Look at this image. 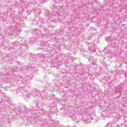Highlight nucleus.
I'll return each instance as SVG.
<instances>
[{
    "instance_id": "f03ea898",
    "label": "nucleus",
    "mask_w": 127,
    "mask_h": 127,
    "mask_svg": "<svg viewBox=\"0 0 127 127\" xmlns=\"http://www.w3.org/2000/svg\"><path fill=\"white\" fill-rule=\"evenodd\" d=\"M94 66H95V68L98 67V65L95 62L92 63V67H94Z\"/></svg>"
},
{
    "instance_id": "f257e3e1",
    "label": "nucleus",
    "mask_w": 127,
    "mask_h": 127,
    "mask_svg": "<svg viewBox=\"0 0 127 127\" xmlns=\"http://www.w3.org/2000/svg\"><path fill=\"white\" fill-rule=\"evenodd\" d=\"M90 50L92 51V52H96V49L95 48L94 46H93V47H91L90 49Z\"/></svg>"
},
{
    "instance_id": "7ed1b4c3",
    "label": "nucleus",
    "mask_w": 127,
    "mask_h": 127,
    "mask_svg": "<svg viewBox=\"0 0 127 127\" xmlns=\"http://www.w3.org/2000/svg\"><path fill=\"white\" fill-rule=\"evenodd\" d=\"M89 61L90 62V60H91V58L88 59Z\"/></svg>"
}]
</instances>
